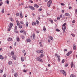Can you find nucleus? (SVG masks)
<instances>
[{"label": "nucleus", "instance_id": "f257e3e1", "mask_svg": "<svg viewBox=\"0 0 77 77\" xmlns=\"http://www.w3.org/2000/svg\"><path fill=\"white\" fill-rule=\"evenodd\" d=\"M66 23H65L62 25V29L63 30V33H65V30H66V26H66Z\"/></svg>", "mask_w": 77, "mask_h": 77}, {"label": "nucleus", "instance_id": "f03ea898", "mask_svg": "<svg viewBox=\"0 0 77 77\" xmlns=\"http://www.w3.org/2000/svg\"><path fill=\"white\" fill-rule=\"evenodd\" d=\"M60 72H62L63 74L65 75V76H66V72L65 71V70H60Z\"/></svg>", "mask_w": 77, "mask_h": 77}, {"label": "nucleus", "instance_id": "7ed1b4c3", "mask_svg": "<svg viewBox=\"0 0 77 77\" xmlns=\"http://www.w3.org/2000/svg\"><path fill=\"white\" fill-rule=\"evenodd\" d=\"M52 3V1L51 0H49V1L47 3V6L48 7H50V6H51V4Z\"/></svg>", "mask_w": 77, "mask_h": 77}, {"label": "nucleus", "instance_id": "20e7f679", "mask_svg": "<svg viewBox=\"0 0 77 77\" xmlns=\"http://www.w3.org/2000/svg\"><path fill=\"white\" fill-rule=\"evenodd\" d=\"M72 53V51H70L69 52H68L66 54L67 56H69V55H70V54H71Z\"/></svg>", "mask_w": 77, "mask_h": 77}, {"label": "nucleus", "instance_id": "39448f33", "mask_svg": "<svg viewBox=\"0 0 77 77\" xmlns=\"http://www.w3.org/2000/svg\"><path fill=\"white\" fill-rule=\"evenodd\" d=\"M12 26H13V23H10L9 25L8 26V27H9L10 29H12Z\"/></svg>", "mask_w": 77, "mask_h": 77}, {"label": "nucleus", "instance_id": "423d86ee", "mask_svg": "<svg viewBox=\"0 0 77 77\" xmlns=\"http://www.w3.org/2000/svg\"><path fill=\"white\" fill-rule=\"evenodd\" d=\"M29 8L31 9V10H35V8L34 7L30 5H29Z\"/></svg>", "mask_w": 77, "mask_h": 77}, {"label": "nucleus", "instance_id": "0eeeda50", "mask_svg": "<svg viewBox=\"0 0 77 77\" xmlns=\"http://www.w3.org/2000/svg\"><path fill=\"white\" fill-rule=\"evenodd\" d=\"M37 60H38V61H39L40 62H42V59L40 58L39 57H37Z\"/></svg>", "mask_w": 77, "mask_h": 77}, {"label": "nucleus", "instance_id": "6e6552de", "mask_svg": "<svg viewBox=\"0 0 77 77\" xmlns=\"http://www.w3.org/2000/svg\"><path fill=\"white\" fill-rule=\"evenodd\" d=\"M34 6L35 8H39V6L37 4H35L34 5Z\"/></svg>", "mask_w": 77, "mask_h": 77}, {"label": "nucleus", "instance_id": "1a4fd4ad", "mask_svg": "<svg viewBox=\"0 0 77 77\" xmlns=\"http://www.w3.org/2000/svg\"><path fill=\"white\" fill-rule=\"evenodd\" d=\"M71 68H72V67H73V66H74V65L73 64V63L72 62V61L71 63Z\"/></svg>", "mask_w": 77, "mask_h": 77}, {"label": "nucleus", "instance_id": "9d476101", "mask_svg": "<svg viewBox=\"0 0 77 77\" xmlns=\"http://www.w3.org/2000/svg\"><path fill=\"white\" fill-rule=\"evenodd\" d=\"M12 57L14 60H16V59H17V57L14 55L12 56Z\"/></svg>", "mask_w": 77, "mask_h": 77}, {"label": "nucleus", "instance_id": "9b49d317", "mask_svg": "<svg viewBox=\"0 0 77 77\" xmlns=\"http://www.w3.org/2000/svg\"><path fill=\"white\" fill-rule=\"evenodd\" d=\"M26 41L27 42H31L32 41H31V40L30 39H29L27 38L26 40Z\"/></svg>", "mask_w": 77, "mask_h": 77}, {"label": "nucleus", "instance_id": "f8f14e48", "mask_svg": "<svg viewBox=\"0 0 77 77\" xmlns=\"http://www.w3.org/2000/svg\"><path fill=\"white\" fill-rule=\"evenodd\" d=\"M73 47L74 50H76V46H75V45H73Z\"/></svg>", "mask_w": 77, "mask_h": 77}, {"label": "nucleus", "instance_id": "ddd939ff", "mask_svg": "<svg viewBox=\"0 0 77 77\" xmlns=\"http://www.w3.org/2000/svg\"><path fill=\"white\" fill-rule=\"evenodd\" d=\"M65 15H66V16H67V17H70V16H71L68 13H65Z\"/></svg>", "mask_w": 77, "mask_h": 77}, {"label": "nucleus", "instance_id": "4468645a", "mask_svg": "<svg viewBox=\"0 0 77 77\" xmlns=\"http://www.w3.org/2000/svg\"><path fill=\"white\" fill-rule=\"evenodd\" d=\"M19 37H17V38H16V39H17V41L18 42H19V41H20V39L19 38Z\"/></svg>", "mask_w": 77, "mask_h": 77}, {"label": "nucleus", "instance_id": "2eb2a0df", "mask_svg": "<svg viewBox=\"0 0 77 77\" xmlns=\"http://www.w3.org/2000/svg\"><path fill=\"white\" fill-rule=\"evenodd\" d=\"M0 59H1V60H3L4 59V58L2 55H0Z\"/></svg>", "mask_w": 77, "mask_h": 77}, {"label": "nucleus", "instance_id": "dca6fc26", "mask_svg": "<svg viewBox=\"0 0 77 77\" xmlns=\"http://www.w3.org/2000/svg\"><path fill=\"white\" fill-rule=\"evenodd\" d=\"M11 55L12 56H14V51H12L11 53Z\"/></svg>", "mask_w": 77, "mask_h": 77}, {"label": "nucleus", "instance_id": "f3484780", "mask_svg": "<svg viewBox=\"0 0 77 77\" xmlns=\"http://www.w3.org/2000/svg\"><path fill=\"white\" fill-rule=\"evenodd\" d=\"M16 22L17 23V26L19 25H20V22H19V21H18V20H16Z\"/></svg>", "mask_w": 77, "mask_h": 77}, {"label": "nucleus", "instance_id": "a211bd4d", "mask_svg": "<svg viewBox=\"0 0 77 77\" xmlns=\"http://www.w3.org/2000/svg\"><path fill=\"white\" fill-rule=\"evenodd\" d=\"M70 77H77L76 76H75L74 74H71L70 76Z\"/></svg>", "mask_w": 77, "mask_h": 77}, {"label": "nucleus", "instance_id": "6ab92c4d", "mask_svg": "<svg viewBox=\"0 0 77 77\" xmlns=\"http://www.w3.org/2000/svg\"><path fill=\"white\" fill-rule=\"evenodd\" d=\"M20 18H23V17L22 16V12L20 13Z\"/></svg>", "mask_w": 77, "mask_h": 77}, {"label": "nucleus", "instance_id": "aec40b11", "mask_svg": "<svg viewBox=\"0 0 77 77\" xmlns=\"http://www.w3.org/2000/svg\"><path fill=\"white\" fill-rule=\"evenodd\" d=\"M19 27V29H21L22 28V25H17Z\"/></svg>", "mask_w": 77, "mask_h": 77}, {"label": "nucleus", "instance_id": "412c9836", "mask_svg": "<svg viewBox=\"0 0 77 77\" xmlns=\"http://www.w3.org/2000/svg\"><path fill=\"white\" fill-rule=\"evenodd\" d=\"M36 22H33L32 23V26H35V25H36Z\"/></svg>", "mask_w": 77, "mask_h": 77}, {"label": "nucleus", "instance_id": "4be33fe9", "mask_svg": "<svg viewBox=\"0 0 77 77\" xmlns=\"http://www.w3.org/2000/svg\"><path fill=\"white\" fill-rule=\"evenodd\" d=\"M49 38L51 40H53V37L51 36H49Z\"/></svg>", "mask_w": 77, "mask_h": 77}, {"label": "nucleus", "instance_id": "5701e85b", "mask_svg": "<svg viewBox=\"0 0 77 77\" xmlns=\"http://www.w3.org/2000/svg\"><path fill=\"white\" fill-rule=\"evenodd\" d=\"M21 60L22 62H23L24 60V58L23 57H21Z\"/></svg>", "mask_w": 77, "mask_h": 77}, {"label": "nucleus", "instance_id": "b1692460", "mask_svg": "<svg viewBox=\"0 0 77 77\" xmlns=\"http://www.w3.org/2000/svg\"><path fill=\"white\" fill-rule=\"evenodd\" d=\"M42 57H44V55L43 54H41V55L39 56V57H40V58H41Z\"/></svg>", "mask_w": 77, "mask_h": 77}, {"label": "nucleus", "instance_id": "393cba45", "mask_svg": "<svg viewBox=\"0 0 77 77\" xmlns=\"http://www.w3.org/2000/svg\"><path fill=\"white\" fill-rule=\"evenodd\" d=\"M43 29L44 31H45V30H46V28H45V26H44L43 27Z\"/></svg>", "mask_w": 77, "mask_h": 77}, {"label": "nucleus", "instance_id": "a878e982", "mask_svg": "<svg viewBox=\"0 0 77 77\" xmlns=\"http://www.w3.org/2000/svg\"><path fill=\"white\" fill-rule=\"evenodd\" d=\"M14 76L15 77H17L18 76V74L17 73H15L14 74Z\"/></svg>", "mask_w": 77, "mask_h": 77}, {"label": "nucleus", "instance_id": "bb28decb", "mask_svg": "<svg viewBox=\"0 0 77 77\" xmlns=\"http://www.w3.org/2000/svg\"><path fill=\"white\" fill-rule=\"evenodd\" d=\"M8 64L10 65H12V61H10L8 62Z\"/></svg>", "mask_w": 77, "mask_h": 77}, {"label": "nucleus", "instance_id": "cd10ccee", "mask_svg": "<svg viewBox=\"0 0 77 77\" xmlns=\"http://www.w3.org/2000/svg\"><path fill=\"white\" fill-rule=\"evenodd\" d=\"M4 8H3L2 9V14H3V13H4Z\"/></svg>", "mask_w": 77, "mask_h": 77}, {"label": "nucleus", "instance_id": "c85d7f7f", "mask_svg": "<svg viewBox=\"0 0 77 77\" xmlns=\"http://www.w3.org/2000/svg\"><path fill=\"white\" fill-rule=\"evenodd\" d=\"M26 27H28L29 25V23L26 22Z\"/></svg>", "mask_w": 77, "mask_h": 77}, {"label": "nucleus", "instance_id": "c756f323", "mask_svg": "<svg viewBox=\"0 0 77 77\" xmlns=\"http://www.w3.org/2000/svg\"><path fill=\"white\" fill-rule=\"evenodd\" d=\"M8 41H12V38H9L8 39Z\"/></svg>", "mask_w": 77, "mask_h": 77}, {"label": "nucleus", "instance_id": "7c9ffc66", "mask_svg": "<svg viewBox=\"0 0 77 77\" xmlns=\"http://www.w3.org/2000/svg\"><path fill=\"white\" fill-rule=\"evenodd\" d=\"M20 23L21 24H24V22H23V21H22L21 20L20 21Z\"/></svg>", "mask_w": 77, "mask_h": 77}, {"label": "nucleus", "instance_id": "2f4dec72", "mask_svg": "<svg viewBox=\"0 0 77 77\" xmlns=\"http://www.w3.org/2000/svg\"><path fill=\"white\" fill-rule=\"evenodd\" d=\"M29 3H33V1H32L31 0H29Z\"/></svg>", "mask_w": 77, "mask_h": 77}, {"label": "nucleus", "instance_id": "473e14b6", "mask_svg": "<svg viewBox=\"0 0 77 77\" xmlns=\"http://www.w3.org/2000/svg\"><path fill=\"white\" fill-rule=\"evenodd\" d=\"M32 37L33 39H35V35H32Z\"/></svg>", "mask_w": 77, "mask_h": 77}, {"label": "nucleus", "instance_id": "72a5a7b5", "mask_svg": "<svg viewBox=\"0 0 77 77\" xmlns=\"http://www.w3.org/2000/svg\"><path fill=\"white\" fill-rule=\"evenodd\" d=\"M49 21L50 22H51L52 24H53V21L52 20H50Z\"/></svg>", "mask_w": 77, "mask_h": 77}, {"label": "nucleus", "instance_id": "f704fd0d", "mask_svg": "<svg viewBox=\"0 0 77 77\" xmlns=\"http://www.w3.org/2000/svg\"><path fill=\"white\" fill-rule=\"evenodd\" d=\"M3 69H2V70L0 69V73H2V72H3Z\"/></svg>", "mask_w": 77, "mask_h": 77}, {"label": "nucleus", "instance_id": "c9c22d12", "mask_svg": "<svg viewBox=\"0 0 77 77\" xmlns=\"http://www.w3.org/2000/svg\"><path fill=\"white\" fill-rule=\"evenodd\" d=\"M24 30H22L20 31V33H23V32H24Z\"/></svg>", "mask_w": 77, "mask_h": 77}, {"label": "nucleus", "instance_id": "e433bc0d", "mask_svg": "<svg viewBox=\"0 0 77 77\" xmlns=\"http://www.w3.org/2000/svg\"><path fill=\"white\" fill-rule=\"evenodd\" d=\"M36 53H38V54H39L40 50H38L37 51H36Z\"/></svg>", "mask_w": 77, "mask_h": 77}, {"label": "nucleus", "instance_id": "4c0bfd02", "mask_svg": "<svg viewBox=\"0 0 77 77\" xmlns=\"http://www.w3.org/2000/svg\"><path fill=\"white\" fill-rule=\"evenodd\" d=\"M36 22L37 23V24H39V21L38 20H36Z\"/></svg>", "mask_w": 77, "mask_h": 77}, {"label": "nucleus", "instance_id": "58836bf2", "mask_svg": "<svg viewBox=\"0 0 77 77\" xmlns=\"http://www.w3.org/2000/svg\"><path fill=\"white\" fill-rule=\"evenodd\" d=\"M10 20H11V21H14V19H13V18H10Z\"/></svg>", "mask_w": 77, "mask_h": 77}, {"label": "nucleus", "instance_id": "ea45409f", "mask_svg": "<svg viewBox=\"0 0 77 77\" xmlns=\"http://www.w3.org/2000/svg\"><path fill=\"white\" fill-rule=\"evenodd\" d=\"M21 38H22L23 39H24V35H22L21 36Z\"/></svg>", "mask_w": 77, "mask_h": 77}, {"label": "nucleus", "instance_id": "a19ab883", "mask_svg": "<svg viewBox=\"0 0 77 77\" xmlns=\"http://www.w3.org/2000/svg\"><path fill=\"white\" fill-rule=\"evenodd\" d=\"M5 2L7 3V4H9V0H7V1H5Z\"/></svg>", "mask_w": 77, "mask_h": 77}, {"label": "nucleus", "instance_id": "79ce46f5", "mask_svg": "<svg viewBox=\"0 0 77 77\" xmlns=\"http://www.w3.org/2000/svg\"><path fill=\"white\" fill-rule=\"evenodd\" d=\"M43 51L42 50H40V53H39V54L40 53H43Z\"/></svg>", "mask_w": 77, "mask_h": 77}, {"label": "nucleus", "instance_id": "37998d69", "mask_svg": "<svg viewBox=\"0 0 77 77\" xmlns=\"http://www.w3.org/2000/svg\"><path fill=\"white\" fill-rule=\"evenodd\" d=\"M68 66V64L66 63V65H65V66L66 67H67Z\"/></svg>", "mask_w": 77, "mask_h": 77}, {"label": "nucleus", "instance_id": "c03bdc74", "mask_svg": "<svg viewBox=\"0 0 77 77\" xmlns=\"http://www.w3.org/2000/svg\"><path fill=\"white\" fill-rule=\"evenodd\" d=\"M23 34L24 35H26V32L24 31L23 32Z\"/></svg>", "mask_w": 77, "mask_h": 77}, {"label": "nucleus", "instance_id": "a18cd8bd", "mask_svg": "<svg viewBox=\"0 0 77 77\" xmlns=\"http://www.w3.org/2000/svg\"><path fill=\"white\" fill-rule=\"evenodd\" d=\"M16 15H17V16L18 17V16H19V15H20V14L18 13H17L16 14Z\"/></svg>", "mask_w": 77, "mask_h": 77}, {"label": "nucleus", "instance_id": "49530a36", "mask_svg": "<svg viewBox=\"0 0 77 77\" xmlns=\"http://www.w3.org/2000/svg\"><path fill=\"white\" fill-rule=\"evenodd\" d=\"M56 31H57V32H60V30H59L58 29H56Z\"/></svg>", "mask_w": 77, "mask_h": 77}, {"label": "nucleus", "instance_id": "de8ad7c7", "mask_svg": "<svg viewBox=\"0 0 77 77\" xmlns=\"http://www.w3.org/2000/svg\"><path fill=\"white\" fill-rule=\"evenodd\" d=\"M62 63H63L64 62H65V60L64 59H63L62 60Z\"/></svg>", "mask_w": 77, "mask_h": 77}, {"label": "nucleus", "instance_id": "09e8293b", "mask_svg": "<svg viewBox=\"0 0 77 77\" xmlns=\"http://www.w3.org/2000/svg\"><path fill=\"white\" fill-rule=\"evenodd\" d=\"M71 35L72 36H73V37H74V36H75V35H74V34H72Z\"/></svg>", "mask_w": 77, "mask_h": 77}, {"label": "nucleus", "instance_id": "8fccbe9b", "mask_svg": "<svg viewBox=\"0 0 77 77\" xmlns=\"http://www.w3.org/2000/svg\"><path fill=\"white\" fill-rule=\"evenodd\" d=\"M60 17H57V20H60Z\"/></svg>", "mask_w": 77, "mask_h": 77}, {"label": "nucleus", "instance_id": "3c124183", "mask_svg": "<svg viewBox=\"0 0 77 77\" xmlns=\"http://www.w3.org/2000/svg\"><path fill=\"white\" fill-rule=\"evenodd\" d=\"M3 5V3L1 2L0 3V6H1L2 5Z\"/></svg>", "mask_w": 77, "mask_h": 77}, {"label": "nucleus", "instance_id": "603ef678", "mask_svg": "<svg viewBox=\"0 0 77 77\" xmlns=\"http://www.w3.org/2000/svg\"><path fill=\"white\" fill-rule=\"evenodd\" d=\"M15 72V71H14V70L12 69V72L13 73V72Z\"/></svg>", "mask_w": 77, "mask_h": 77}, {"label": "nucleus", "instance_id": "864d4df0", "mask_svg": "<svg viewBox=\"0 0 77 77\" xmlns=\"http://www.w3.org/2000/svg\"><path fill=\"white\" fill-rule=\"evenodd\" d=\"M72 23H73V24L75 23V20H73L72 22Z\"/></svg>", "mask_w": 77, "mask_h": 77}, {"label": "nucleus", "instance_id": "5fc2aeb1", "mask_svg": "<svg viewBox=\"0 0 77 77\" xmlns=\"http://www.w3.org/2000/svg\"><path fill=\"white\" fill-rule=\"evenodd\" d=\"M61 5H62V6H64V5H65V4H64L63 3H61Z\"/></svg>", "mask_w": 77, "mask_h": 77}, {"label": "nucleus", "instance_id": "6e6d98bb", "mask_svg": "<svg viewBox=\"0 0 77 77\" xmlns=\"http://www.w3.org/2000/svg\"><path fill=\"white\" fill-rule=\"evenodd\" d=\"M14 32H15V33H18V31L16 30V31H14Z\"/></svg>", "mask_w": 77, "mask_h": 77}, {"label": "nucleus", "instance_id": "4d7b16f0", "mask_svg": "<svg viewBox=\"0 0 77 77\" xmlns=\"http://www.w3.org/2000/svg\"><path fill=\"white\" fill-rule=\"evenodd\" d=\"M23 72H26V70H25V69H24L23 70Z\"/></svg>", "mask_w": 77, "mask_h": 77}, {"label": "nucleus", "instance_id": "13d9d810", "mask_svg": "<svg viewBox=\"0 0 77 77\" xmlns=\"http://www.w3.org/2000/svg\"><path fill=\"white\" fill-rule=\"evenodd\" d=\"M3 77H6V75L4 74L3 75Z\"/></svg>", "mask_w": 77, "mask_h": 77}, {"label": "nucleus", "instance_id": "bf43d9fd", "mask_svg": "<svg viewBox=\"0 0 77 77\" xmlns=\"http://www.w3.org/2000/svg\"><path fill=\"white\" fill-rule=\"evenodd\" d=\"M60 18H62V14L60 15Z\"/></svg>", "mask_w": 77, "mask_h": 77}, {"label": "nucleus", "instance_id": "052dcab7", "mask_svg": "<svg viewBox=\"0 0 77 77\" xmlns=\"http://www.w3.org/2000/svg\"><path fill=\"white\" fill-rule=\"evenodd\" d=\"M16 45H17V43L16 42H15L14 46H16Z\"/></svg>", "mask_w": 77, "mask_h": 77}, {"label": "nucleus", "instance_id": "680f3d73", "mask_svg": "<svg viewBox=\"0 0 77 77\" xmlns=\"http://www.w3.org/2000/svg\"><path fill=\"white\" fill-rule=\"evenodd\" d=\"M60 58H58V61L60 62Z\"/></svg>", "mask_w": 77, "mask_h": 77}, {"label": "nucleus", "instance_id": "e2e57ef3", "mask_svg": "<svg viewBox=\"0 0 77 77\" xmlns=\"http://www.w3.org/2000/svg\"><path fill=\"white\" fill-rule=\"evenodd\" d=\"M8 31H10L11 30V29H10V28H8Z\"/></svg>", "mask_w": 77, "mask_h": 77}, {"label": "nucleus", "instance_id": "0e129e2a", "mask_svg": "<svg viewBox=\"0 0 77 77\" xmlns=\"http://www.w3.org/2000/svg\"><path fill=\"white\" fill-rule=\"evenodd\" d=\"M17 26H16L15 27V29H16V30H17Z\"/></svg>", "mask_w": 77, "mask_h": 77}, {"label": "nucleus", "instance_id": "69168bd1", "mask_svg": "<svg viewBox=\"0 0 77 77\" xmlns=\"http://www.w3.org/2000/svg\"><path fill=\"white\" fill-rule=\"evenodd\" d=\"M22 52H23V53H24V52H25V50H23Z\"/></svg>", "mask_w": 77, "mask_h": 77}, {"label": "nucleus", "instance_id": "338daca9", "mask_svg": "<svg viewBox=\"0 0 77 77\" xmlns=\"http://www.w3.org/2000/svg\"><path fill=\"white\" fill-rule=\"evenodd\" d=\"M57 57H58V58H60V56H59V55L57 56Z\"/></svg>", "mask_w": 77, "mask_h": 77}, {"label": "nucleus", "instance_id": "774afa93", "mask_svg": "<svg viewBox=\"0 0 77 77\" xmlns=\"http://www.w3.org/2000/svg\"><path fill=\"white\" fill-rule=\"evenodd\" d=\"M38 20H40L41 19L40 18V17H38Z\"/></svg>", "mask_w": 77, "mask_h": 77}]
</instances>
